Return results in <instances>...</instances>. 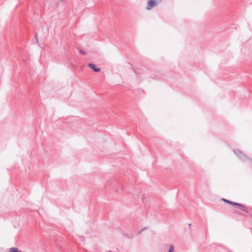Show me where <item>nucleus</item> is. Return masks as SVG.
<instances>
[{"instance_id":"nucleus-1","label":"nucleus","mask_w":252,"mask_h":252,"mask_svg":"<svg viewBox=\"0 0 252 252\" xmlns=\"http://www.w3.org/2000/svg\"><path fill=\"white\" fill-rule=\"evenodd\" d=\"M222 200L225 203L235 206L236 207L239 209L240 210H241L245 212H247V208L242 204L230 201V200H228L225 198H222Z\"/></svg>"},{"instance_id":"nucleus-2","label":"nucleus","mask_w":252,"mask_h":252,"mask_svg":"<svg viewBox=\"0 0 252 252\" xmlns=\"http://www.w3.org/2000/svg\"><path fill=\"white\" fill-rule=\"evenodd\" d=\"M234 153L236 154L240 158L244 160L245 159H247V158L245 155L243 154L242 151H240L238 149H236L233 150Z\"/></svg>"},{"instance_id":"nucleus-3","label":"nucleus","mask_w":252,"mask_h":252,"mask_svg":"<svg viewBox=\"0 0 252 252\" xmlns=\"http://www.w3.org/2000/svg\"><path fill=\"white\" fill-rule=\"evenodd\" d=\"M157 5L158 3L155 0H149L148 2L147 9L148 10H151Z\"/></svg>"},{"instance_id":"nucleus-4","label":"nucleus","mask_w":252,"mask_h":252,"mask_svg":"<svg viewBox=\"0 0 252 252\" xmlns=\"http://www.w3.org/2000/svg\"><path fill=\"white\" fill-rule=\"evenodd\" d=\"M88 65L95 72H99L100 70V68L97 67L96 65L93 63H89Z\"/></svg>"},{"instance_id":"nucleus-5","label":"nucleus","mask_w":252,"mask_h":252,"mask_svg":"<svg viewBox=\"0 0 252 252\" xmlns=\"http://www.w3.org/2000/svg\"><path fill=\"white\" fill-rule=\"evenodd\" d=\"M9 252H21V251L18 250L16 248H11L10 249Z\"/></svg>"},{"instance_id":"nucleus-6","label":"nucleus","mask_w":252,"mask_h":252,"mask_svg":"<svg viewBox=\"0 0 252 252\" xmlns=\"http://www.w3.org/2000/svg\"><path fill=\"white\" fill-rule=\"evenodd\" d=\"M168 252H174V247L173 245H170Z\"/></svg>"},{"instance_id":"nucleus-7","label":"nucleus","mask_w":252,"mask_h":252,"mask_svg":"<svg viewBox=\"0 0 252 252\" xmlns=\"http://www.w3.org/2000/svg\"><path fill=\"white\" fill-rule=\"evenodd\" d=\"M79 53L82 55H86V53L82 50H80Z\"/></svg>"},{"instance_id":"nucleus-8","label":"nucleus","mask_w":252,"mask_h":252,"mask_svg":"<svg viewBox=\"0 0 252 252\" xmlns=\"http://www.w3.org/2000/svg\"><path fill=\"white\" fill-rule=\"evenodd\" d=\"M147 229V227H144V228H143L141 231H139V232L138 234H140V233H141L143 231L145 230H146V229Z\"/></svg>"},{"instance_id":"nucleus-9","label":"nucleus","mask_w":252,"mask_h":252,"mask_svg":"<svg viewBox=\"0 0 252 252\" xmlns=\"http://www.w3.org/2000/svg\"><path fill=\"white\" fill-rule=\"evenodd\" d=\"M62 1H63L64 0H61Z\"/></svg>"},{"instance_id":"nucleus-10","label":"nucleus","mask_w":252,"mask_h":252,"mask_svg":"<svg viewBox=\"0 0 252 252\" xmlns=\"http://www.w3.org/2000/svg\"><path fill=\"white\" fill-rule=\"evenodd\" d=\"M252 162V160H251Z\"/></svg>"}]
</instances>
